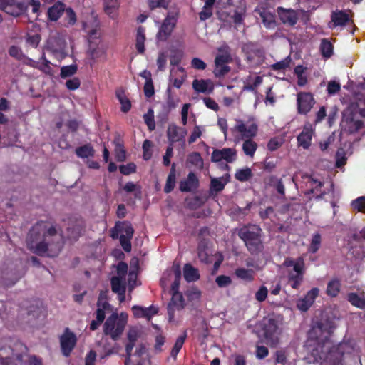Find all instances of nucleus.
I'll return each mask as SVG.
<instances>
[{
  "label": "nucleus",
  "mask_w": 365,
  "mask_h": 365,
  "mask_svg": "<svg viewBox=\"0 0 365 365\" xmlns=\"http://www.w3.org/2000/svg\"><path fill=\"white\" fill-rule=\"evenodd\" d=\"M268 296V289L265 286H261L255 292V298L258 302H264Z\"/></svg>",
  "instance_id": "774afa93"
},
{
  "label": "nucleus",
  "mask_w": 365,
  "mask_h": 365,
  "mask_svg": "<svg viewBox=\"0 0 365 365\" xmlns=\"http://www.w3.org/2000/svg\"><path fill=\"white\" fill-rule=\"evenodd\" d=\"M77 336L70 328H66L59 336L60 349L64 356H70L77 344Z\"/></svg>",
  "instance_id": "f8f14e48"
},
{
  "label": "nucleus",
  "mask_w": 365,
  "mask_h": 365,
  "mask_svg": "<svg viewBox=\"0 0 365 365\" xmlns=\"http://www.w3.org/2000/svg\"><path fill=\"white\" fill-rule=\"evenodd\" d=\"M187 331H184V332L179 336L177 337L171 350H170V356L175 359L178 353H180L181 349L182 348L187 338Z\"/></svg>",
  "instance_id": "58836bf2"
},
{
  "label": "nucleus",
  "mask_w": 365,
  "mask_h": 365,
  "mask_svg": "<svg viewBox=\"0 0 365 365\" xmlns=\"http://www.w3.org/2000/svg\"><path fill=\"white\" fill-rule=\"evenodd\" d=\"M269 184L273 185L279 195H284L285 186L284 184H283L282 179H279V178L276 176H271L269 178Z\"/></svg>",
  "instance_id": "3c124183"
},
{
  "label": "nucleus",
  "mask_w": 365,
  "mask_h": 365,
  "mask_svg": "<svg viewBox=\"0 0 365 365\" xmlns=\"http://www.w3.org/2000/svg\"><path fill=\"white\" fill-rule=\"evenodd\" d=\"M235 275L237 279L252 282L255 280V272L252 269L237 268L235 270Z\"/></svg>",
  "instance_id": "e433bc0d"
},
{
  "label": "nucleus",
  "mask_w": 365,
  "mask_h": 365,
  "mask_svg": "<svg viewBox=\"0 0 365 365\" xmlns=\"http://www.w3.org/2000/svg\"><path fill=\"white\" fill-rule=\"evenodd\" d=\"M23 276L24 274L21 272H3L0 275V286L3 287H13Z\"/></svg>",
  "instance_id": "b1692460"
},
{
  "label": "nucleus",
  "mask_w": 365,
  "mask_h": 365,
  "mask_svg": "<svg viewBox=\"0 0 365 365\" xmlns=\"http://www.w3.org/2000/svg\"><path fill=\"white\" fill-rule=\"evenodd\" d=\"M22 354H15L11 346L0 349V365H22Z\"/></svg>",
  "instance_id": "4468645a"
},
{
  "label": "nucleus",
  "mask_w": 365,
  "mask_h": 365,
  "mask_svg": "<svg viewBox=\"0 0 365 365\" xmlns=\"http://www.w3.org/2000/svg\"><path fill=\"white\" fill-rule=\"evenodd\" d=\"M293 271L304 279L305 274V265L304 263V259L299 258L296 262H294Z\"/></svg>",
  "instance_id": "13d9d810"
},
{
  "label": "nucleus",
  "mask_w": 365,
  "mask_h": 365,
  "mask_svg": "<svg viewBox=\"0 0 365 365\" xmlns=\"http://www.w3.org/2000/svg\"><path fill=\"white\" fill-rule=\"evenodd\" d=\"M252 172L250 168L247 167L243 169H239L235 172V178L240 182H247L252 177Z\"/></svg>",
  "instance_id": "8fccbe9b"
},
{
  "label": "nucleus",
  "mask_w": 365,
  "mask_h": 365,
  "mask_svg": "<svg viewBox=\"0 0 365 365\" xmlns=\"http://www.w3.org/2000/svg\"><path fill=\"white\" fill-rule=\"evenodd\" d=\"M177 19L174 15L168 14L163 21L159 31L157 34L158 41H165L170 36L175 26H176Z\"/></svg>",
  "instance_id": "2eb2a0df"
},
{
  "label": "nucleus",
  "mask_w": 365,
  "mask_h": 365,
  "mask_svg": "<svg viewBox=\"0 0 365 365\" xmlns=\"http://www.w3.org/2000/svg\"><path fill=\"white\" fill-rule=\"evenodd\" d=\"M320 50L322 55L324 56V58H330L334 53V46L328 38H322Z\"/></svg>",
  "instance_id": "de8ad7c7"
},
{
  "label": "nucleus",
  "mask_w": 365,
  "mask_h": 365,
  "mask_svg": "<svg viewBox=\"0 0 365 365\" xmlns=\"http://www.w3.org/2000/svg\"><path fill=\"white\" fill-rule=\"evenodd\" d=\"M44 312L42 302L40 300H32L30 306L27 307L28 315L34 317H40L41 314L44 316Z\"/></svg>",
  "instance_id": "c9c22d12"
},
{
  "label": "nucleus",
  "mask_w": 365,
  "mask_h": 365,
  "mask_svg": "<svg viewBox=\"0 0 365 365\" xmlns=\"http://www.w3.org/2000/svg\"><path fill=\"white\" fill-rule=\"evenodd\" d=\"M322 245V236L319 233H315L312 235V240L309 247V251L314 254L318 252Z\"/></svg>",
  "instance_id": "864d4df0"
},
{
  "label": "nucleus",
  "mask_w": 365,
  "mask_h": 365,
  "mask_svg": "<svg viewBox=\"0 0 365 365\" xmlns=\"http://www.w3.org/2000/svg\"><path fill=\"white\" fill-rule=\"evenodd\" d=\"M236 157L237 152L233 148L215 149L211 153V160L212 162H220V160H225L227 163H233Z\"/></svg>",
  "instance_id": "412c9836"
},
{
  "label": "nucleus",
  "mask_w": 365,
  "mask_h": 365,
  "mask_svg": "<svg viewBox=\"0 0 365 365\" xmlns=\"http://www.w3.org/2000/svg\"><path fill=\"white\" fill-rule=\"evenodd\" d=\"M331 21L329 23V28L334 29L339 26H346L350 21V17L345 11H333L331 14Z\"/></svg>",
  "instance_id": "393cba45"
},
{
  "label": "nucleus",
  "mask_w": 365,
  "mask_h": 365,
  "mask_svg": "<svg viewBox=\"0 0 365 365\" xmlns=\"http://www.w3.org/2000/svg\"><path fill=\"white\" fill-rule=\"evenodd\" d=\"M155 93V88L153 85V81L152 76L149 78V80L145 81L144 85V94L147 98H151Z\"/></svg>",
  "instance_id": "bf43d9fd"
},
{
  "label": "nucleus",
  "mask_w": 365,
  "mask_h": 365,
  "mask_svg": "<svg viewBox=\"0 0 365 365\" xmlns=\"http://www.w3.org/2000/svg\"><path fill=\"white\" fill-rule=\"evenodd\" d=\"M255 13L259 14L264 26L267 29H274L276 26L275 16L266 8L255 9Z\"/></svg>",
  "instance_id": "cd10ccee"
},
{
  "label": "nucleus",
  "mask_w": 365,
  "mask_h": 365,
  "mask_svg": "<svg viewBox=\"0 0 365 365\" xmlns=\"http://www.w3.org/2000/svg\"><path fill=\"white\" fill-rule=\"evenodd\" d=\"M77 65L63 66L61 68L60 76L61 78H68L77 73Z\"/></svg>",
  "instance_id": "6e6d98bb"
},
{
  "label": "nucleus",
  "mask_w": 365,
  "mask_h": 365,
  "mask_svg": "<svg viewBox=\"0 0 365 365\" xmlns=\"http://www.w3.org/2000/svg\"><path fill=\"white\" fill-rule=\"evenodd\" d=\"M176 185V164L173 163L170 169V173L167 177V180L164 186V192L169 193L174 190Z\"/></svg>",
  "instance_id": "72a5a7b5"
},
{
  "label": "nucleus",
  "mask_w": 365,
  "mask_h": 365,
  "mask_svg": "<svg viewBox=\"0 0 365 365\" xmlns=\"http://www.w3.org/2000/svg\"><path fill=\"white\" fill-rule=\"evenodd\" d=\"M111 289L113 292L118 294H124L126 292L125 283L118 276H113L110 279Z\"/></svg>",
  "instance_id": "4c0bfd02"
},
{
  "label": "nucleus",
  "mask_w": 365,
  "mask_h": 365,
  "mask_svg": "<svg viewBox=\"0 0 365 365\" xmlns=\"http://www.w3.org/2000/svg\"><path fill=\"white\" fill-rule=\"evenodd\" d=\"M145 28L138 26L135 36V48L138 53H145V42L146 41Z\"/></svg>",
  "instance_id": "c756f323"
},
{
  "label": "nucleus",
  "mask_w": 365,
  "mask_h": 365,
  "mask_svg": "<svg viewBox=\"0 0 365 365\" xmlns=\"http://www.w3.org/2000/svg\"><path fill=\"white\" fill-rule=\"evenodd\" d=\"M308 182L310 183L311 186L309 192L312 193L317 200L324 199L325 195H327V192L322 191L323 182L319 181L317 179H314L312 176L309 177Z\"/></svg>",
  "instance_id": "c85d7f7f"
},
{
  "label": "nucleus",
  "mask_w": 365,
  "mask_h": 365,
  "mask_svg": "<svg viewBox=\"0 0 365 365\" xmlns=\"http://www.w3.org/2000/svg\"><path fill=\"white\" fill-rule=\"evenodd\" d=\"M65 11V4L62 2L55 3L48 9V18L51 21H58L61 14Z\"/></svg>",
  "instance_id": "473e14b6"
},
{
  "label": "nucleus",
  "mask_w": 365,
  "mask_h": 365,
  "mask_svg": "<svg viewBox=\"0 0 365 365\" xmlns=\"http://www.w3.org/2000/svg\"><path fill=\"white\" fill-rule=\"evenodd\" d=\"M9 55L13 56L16 59H22L24 55L23 54V51L21 48L18 47V46L12 45L9 48Z\"/></svg>",
  "instance_id": "69168bd1"
},
{
  "label": "nucleus",
  "mask_w": 365,
  "mask_h": 365,
  "mask_svg": "<svg viewBox=\"0 0 365 365\" xmlns=\"http://www.w3.org/2000/svg\"><path fill=\"white\" fill-rule=\"evenodd\" d=\"M57 235L56 227H48L46 222H37L27 234V247L39 255H44L48 250H54L58 254L62 245L59 241L54 242L53 237H57Z\"/></svg>",
  "instance_id": "f257e3e1"
},
{
  "label": "nucleus",
  "mask_w": 365,
  "mask_h": 365,
  "mask_svg": "<svg viewBox=\"0 0 365 365\" xmlns=\"http://www.w3.org/2000/svg\"><path fill=\"white\" fill-rule=\"evenodd\" d=\"M341 281L339 279H332L328 284L326 289V294L331 297H337L341 290Z\"/></svg>",
  "instance_id": "a19ab883"
},
{
  "label": "nucleus",
  "mask_w": 365,
  "mask_h": 365,
  "mask_svg": "<svg viewBox=\"0 0 365 365\" xmlns=\"http://www.w3.org/2000/svg\"><path fill=\"white\" fill-rule=\"evenodd\" d=\"M181 279V272L180 269H177L175 272V279L171 284L170 291L172 292V297L170 302L168 304V313L170 319L174 317L175 310L173 307V304H178L176 302V297L179 298V307H184V298L181 293L179 292L178 289L180 287V282Z\"/></svg>",
  "instance_id": "9b49d317"
},
{
  "label": "nucleus",
  "mask_w": 365,
  "mask_h": 365,
  "mask_svg": "<svg viewBox=\"0 0 365 365\" xmlns=\"http://www.w3.org/2000/svg\"><path fill=\"white\" fill-rule=\"evenodd\" d=\"M347 301H349L352 306L356 307L359 309H365V297H361L357 293L347 294Z\"/></svg>",
  "instance_id": "49530a36"
},
{
  "label": "nucleus",
  "mask_w": 365,
  "mask_h": 365,
  "mask_svg": "<svg viewBox=\"0 0 365 365\" xmlns=\"http://www.w3.org/2000/svg\"><path fill=\"white\" fill-rule=\"evenodd\" d=\"M262 229L256 225L242 227L237 235L242 240L250 254L257 255L262 250L263 242L261 240Z\"/></svg>",
  "instance_id": "f03ea898"
},
{
  "label": "nucleus",
  "mask_w": 365,
  "mask_h": 365,
  "mask_svg": "<svg viewBox=\"0 0 365 365\" xmlns=\"http://www.w3.org/2000/svg\"><path fill=\"white\" fill-rule=\"evenodd\" d=\"M192 87L194 90L198 93H206L208 91L209 93H212L213 90V85L210 80H197L193 81Z\"/></svg>",
  "instance_id": "f704fd0d"
},
{
  "label": "nucleus",
  "mask_w": 365,
  "mask_h": 365,
  "mask_svg": "<svg viewBox=\"0 0 365 365\" xmlns=\"http://www.w3.org/2000/svg\"><path fill=\"white\" fill-rule=\"evenodd\" d=\"M145 123L149 130H154L155 128V114L153 109H149L148 113L143 115Z\"/></svg>",
  "instance_id": "5fc2aeb1"
},
{
  "label": "nucleus",
  "mask_w": 365,
  "mask_h": 365,
  "mask_svg": "<svg viewBox=\"0 0 365 365\" xmlns=\"http://www.w3.org/2000/svg\"><path fill=\"white\" fill-rule=\"evenodd\" d=\"M287 279L288 283L294 289H299L304 282V279L299 274L294 273V271L289 272Z\"/></svg>",
  "instance_id": "09e8293b"
},
{
  "label": "nucleus",
  "mask_w": 365,
  "mask_h": 365,
  "mask_svg": "<svg viewBox=\"0 0 365 365\" xmlns=\"http://www.w3.org/2000/svg\"><path fill=\"white\" fill-rule=\"evenodd\" d=\"M279 329L278 322L276 319L269 318L264 320L262 324V329L264 331V336L268 344L272 346L278 342V338L276 334Z\"/></svg>",
  "instance_id": "dca6fc26"
},
{
  "label": "nucleus",
  "mask_w": 365,
  "mask_h": 365,
  "mask_svg": "<svg viewBox=\"0 0 365 365\" xmlns=\"http://www.w3.org/2000/svg\"><path fill=\"white\" fill-rule=\"evenodd\" d=\"M328 342L317 343L311 351V356L313 357L314 363L326 361L327 351L328 350Z\"/></svg>",
  "instance_id": "bb28decb"
},
{
  "label": "nucleus",
  "mask_w": 365,
  "mask_h": 365,
  "mask_svg": "<svg viewBox=\"0 0 365 365\" xmlns=\"http://www.w3.org/2000/svg\"><path fill=\"white\" fill-rule=\"evenodd\" d=\"M115 230H119L120 235L133 237L134 229L129 221H118L115 223Z\"/></svg>",
  "instance_id": "c03bdc74"
},
{
  "label": "nucleus",
  "mask_w": 365,
  "mask_h": 365,
  "mask_svg": "<svg viewBox=\"0 0 365 365\" xmlns=\"http://www.w3.org/2000/svg\"><path fill=\"white\" fill-rule=\"evenodd\" d=\"M85 225L84 220H83L81 217H71L69 219L68 226L67 227L68 237L71 240H78Z\"/></svg>",
  "instance_id": "a211bd4d"
},
{
  "label": "nucleus",
  "mask_w": 365,
  "mask_h": 365,
  "mask_svg": "<svg viewBox=\"0 0 365 365\" xmlns=\"http://www.w3.org/2000/svg\"><path fill=\"white\" fill-rule=\"evenodd\" d=\"M115 95L120 103V110L123 113H128L132 108L130 100L128 98L124 89L119 88L115 91Z\"/></svg>",
  "instance_id": "7c9ffc66"
},
{
  "label": "nucleus",
  "mask_w": 365,
  "mask_h": 365,
  "mask_svg": "<svg viewBox=\"0 0 365 365\" xmlns=\"http://www.w3.org/2000/svg\"><path fill=\"white\" fill-rule=\"evenodd\" d=\"M216 283L220 287H225L230 286L232 284V278L231 277L226 275H220L216 277Z\"/></svg>",
  "instance_id": "0e129e2a"
},
{
  "label": "nucleus",
  "mask_w": 365,
  "mask_h": 365,
  "mask_svg": "<svg viewBox=\"0 0 365 365\" xmlns=\"http://www.w3.org/2000/svg\"><path fill=\"white\" fill-rule=\"evenodd\" d=\"M277 11L279 15V19L284 24V25L294 26L297 25L299 20V14L297 11L294 9H286L283 7H278Z\"/></svg>",
  "instance_id": "4be33fe9"
},
{
  "label": "nucleus",
  "mask_w": 365,
  "mask_h": 365,
  "mask_svg": "<svg viewBox=\"0 0 365 365\" xmlns=\"http://www.w3.org/2000/svg\"><path fill=\"white\" fill-rule=\"evenodd\" d=\"M187 130L185 128L178 127L175 124H170L167 128V138L168 143H171L172 146L175 143L180 142L185 143Z\"/></svg>",
  "instance_id": "aec40b11"
},
{
  "label": "nucleus",
  "mask_w": 365,
  "mask_h": 365,
  "mask_svg": "<svg viewBox=\"0 0 365 365\" xmlns=\"http://www.w3.org/2000/svg\"><path fill=\"white\" fill-rule=\"evenodd\" d=\"M153 145V143L151 141H150V140H145L143 143V158L144 160H150V158L152 157V150H151V147Z\"/></svg>",
  "instance_id": "052dcab7"
},
{
  "label": "nucleus",
  "mask_w": 365,
  "mask_h": 365,
  "mask_svg": "<svg viewBox=\"0 0 365 365\" xmlns=\"http://www.w3.org/2000/svg\"><path fill=\"white\" fill-rule=\"evenodd\" d=\"M216 0H205V3L199 13V19L200 21H206L213 14V5Z\"/></svg>",
  "instance_id": "ea45409f"
},
{
  "label": "nucleus",
  "mask_w": 365,
  "mask_h": 365,
  "mask_svg": "<svg viewBox=\"0 0 365 365\" xmlns=\"http://www.w3.org/2000/svg\"><path fill=\"white\" fill-rule=\"evenodd\" d=\"M88 41V53L91 58L96 59L106 56V48L102 43L99 29H91L87 33Z\"/></svg>",
  "instance_id": "423d86ee"
},
{
  "label": "nucleus",
  "mask_w": 365,
  "mask_h": 365,
  "mask_svg": "<svg viewBox=\"0 0 365 365\" xmlns=\"http://www.w3.org/2000/svg\"><path fill=\"white\" fill-rule=\"evenodd\" d=\"M125 324V320L119 319L118 314H111L104 322L103 332L114 341H117L123 334Z\"/></svg>",
  "instance_id": "0eeeda50"
},
{
  "label": "nucleus",
  "mask_w": 365,
  "mask_h": 365,
  "mask_svg": "<svg viewBox=\"0 0 365 365\" xmlns=\"http://www.w3.org/2000/svg\"><path fill=\"white\" fill-rule=\"evenodd\" d=\"M351 353V348L346 343H339L336 346H330L326 351V362L336 365L343 364L345 354Z\"/></svg>",
  "instance_id": "1a4fd4ad"
},
{
  "label": "nucleus",
  "mask_w": 365,
  "mask_h": 365,
  "mask_svg": "<svg viewBox=\"0 0 365 365\" xmlns=\"http://www.w3.org/2000/svg\"><path fill=\"white\" fill-rule=\"evenodd\" d=\"M230 175L226 174V178H211L210 190L211 192H222L229 181Z\"/></svg>",
  "instance_id": "2f4dec72"
},
{
  "label": "nucleus",
  "mask_w": 365,
  "mask_h": 365,
  "mask_svg": "<svg viewBox=\"0 0 365 365\" xmlns=\"http://www.w3.org/2000/svg\"><path fill=\"white\" fill-rule=\"evenodd\" d=\"M199 187V179L196 174L190 172L186 180H182L179 183V190L181 192H191L192 189H197Z\"/></svg>",
  "instance_id": "a878e982"
},
{
  "label": "nucleus",
  "mask_w": 365,
  "mask_h": 365,
  "mask_svg": "<svg viewBox=\"0 0 365 365\" xmlns=\"http://www.w3.org/2000/svg\"><path fill=\"white\" fill-rule=\"evenodd\" d=\"M242 51L244 53L247 63L255 66H260L264 61L265 52L257 43H245L242 46Z\"/></svg>",
  "instance_id": "6e6552de"
},
{
  "label": "nucleus",
  "mask_w": 365,
  "mask_h": 365,
  "mask_svg": "<svg viewBox=\"0 0 365 365\" xmlns=\"http://www.w3.org/2000/svg\"><path fill=\"white\" fill-rule=\"evenodd\" d=\"M335 327L336 326L333 321H319L312 327V332L315 334L317 339H322L324 341H328L327 339L334 331Z\"/></svg>",
  "instance_id": "f3484780"
},
{
  "label": "nucleus",
  "mask_w": 365,
  "mask_h": 365,
  "mask_svg": "<svg viewBox=\"0 0 365 365\" xmlns=\"http://www.w3.org/2000/svg\"><path fill=\"white\" fill-rule=\"evenodd\" d=\"M341 124L344 130L349 133H356L363 127L364 122L359 119L357 106H351L343 110Z\"/></svg>",
  "instance_id": "20e7f679"
},
{
  "label": "nucleus",
  "mask_w": 365,
  "mask_h": 365,
  "mask_svg": "<svg viewBox=\"0 0 365 365\" xmlns=\"http://www.w3.org/2000/svg\"><path fill=\"white\" fill-rule=\"evenodd\" d=\"M102 299V294H100L97 305L98 308L96 311V319L98 321V323L100 326L106 319V312L104 311V309H107L108 307H109V303L108 302H101Z\"/></svg>",
  "instance_id": "37998d69"
},
{
  "label": "nucleus",
  "mask_w": 365,
  "mask_h": 365,
  "mask_svg": "<svg viewBox=\"0 0 365 365\" xmlns=\"http://www.w3.org/2000/svg\"><path fill=\"white\" fill-rule=\"evenodd\" d=\"M184 277L187 282H196L200 279V274L197 269L190 264H186L184 266Z\"/></svg>",
  "instance_id": "79ce46f5"
},
{
  "label": "nucleus",
  "mask_w": 365,
  "mask_h": 365,
  "mask_svg": "<svg viewBox=\"0 0 365 365\" xmlns=\"http://www.w3.org/2000/svg\"><path fill=\"white\" fill-rule=\"evenodd\" d=\"M316 101L310 92H299L297 96V111L301 115H307L314 107Z\"/></svg>",
  "instance_id": "ddd939ff"
},
{
  "label": "nucleus",
  "mask_w": 365,
  "mask_h": 365,
  "mask_svg": "<svg viewBox=\"0 0 365 365\" xmlns=\"http://www.w3.org/2000/svg\"><path fill=\"white\" fill-rule=\"evenodd\" d=\"M75 153L78 158H89L93 157L95 150L91 144H86L83 146L77 147L75 150Z\"/></svg>",
  "instance_id": "a18cd8bd"
},
{
  "label": "nucleus",
  "mask_w": 365,
  "mask_h": 365,
  "mask_svg": "<svg viewBox=\"0 0 365 365\" xmlns=\"http://www.w3.org/2000/svg\"><path fill=\"white\" fill-rule=\"evenodd\" d=\"M218 51L221 54L217 55L215 58L213 73L216 78H222V76L227 75L229 71H231V67L227 63L232 61V58L230 54V47L227 45L218 48Z\"/></svg>",
  "instance_id": "39448f33"
},
{
  "label": "nucleus",
  "mask_w": 365,
  "mask_h": 365,
  "mask_svg": "<svg viewBox=\"0 0 365 365\" xmlns=\"http://www.w3.org/2000/svg\"><path fill=\"white\" fill-rule=\"evenodd\" d=\"M136 165L135 163H128L126 165H120L119 167L120 172L123 175H130V173L136 172Z\"/></svg>",
  "instance_id": "e2e57ef3"
},
{
  "label": "nucleus",
  "mask_w": 365,
  "mask_h": 365,
  "mask_svg": "<svg viewBox=\"0 0 365 365\" xmlns=\"http://www.w3.org/2000/svg\"><path fill=\"white\" fill-rule=\"evenodd\" d=\"M187 162L198 168H203V160L199 152H192L187 156Z\"/></svg>",
  "instance_id": "603ef678"
},
{
  "label": "nucleus",
  "mask_w": 365,
  "mask_h": 365,
  "mask_svg": "<svg viewBox=\"0 0 365 365\" xmlns=\"http://www.w3.org/2000/svg\"><path fill=\"white\" fill-rule=\"evenodd\" d=\"M104 5V10L106 14H112L114 9H118L119 6V0H103Z\"/></svg>",
  "instance_id": "4d7b16f0"
},
{
  "label": "nucleus",
  "mask_w": 365,
  "mask_h": 365,
  "mask_svg": "<svg viewBox=\"0 0 365 365\" xmlns=\"http://www.w3.org/2000/svg\"><path fill=\"white\" fill-rule=\"evenodd\" d=\"M235 130L239 132L241 138L245 140L242 144V150L245 155L250 157L255 155L257 145L256 142L253 141L252 138H255L257 133V124L252 122L248 126L241 121L237 120V123L235 125Z\"/></svg>",
  "instance_id": "7ed1b4c3"
},
{
  "label": "nucleus",
  "mask_w": 365,
  "mask_h": 365,
  "mask_svg": "<svg viewBox=\"0 0 365 365\" xmlns=\"http://www.w3.org/2000/svg\"><path fill=\"white\" fill-rule=\"evenodd\" d=\"M133 237L124 236V234H120L119 240L123 249L125 252H130L132 250L131 239Z\"/></svg>",
  "instance_id": "680f3d73"
},
{
  "label": "nucleus",
  "mask_w": 365,
  "mask_h": 365,
  "mask_svg": "<svg viewBox=\"0 0 365 365\" xmlns=\"http://www.w3.org/2000/svg\"><path fill=\"white\" fill-rule=\"evenodd\" d=\"M319 294V289L312 288L307 292L304 298L299 299L297 302V308L302 312L308 311L309 307L314 304L317 297Z\"/></svg>",
  "instance_id": "5701e85b"
},
{
  "label": "nucleus",
  "mask_w": 365,
  "mask_h": 365,
  "mask_svg": "<svg viewBox=\"0 0 365 365\" xmlns=\"http://www.w3.org/2000/svg\"><path fill=\"white\" fill-rule=\"evenodd\" d=\"M314 134V128L313 125L309 122L305 123L303 130L297 137L299 147H302L305 150L310 148Z\"/></svg>",
  "instance_id": "6ab92c4d"
},
{
  "label": "nucleus",
  "mask_w": 365,
  "mask_h": 365,
  "mask_svg": "<svg viewBox=\"0 0 365 365\" xmlns=\"http://www.w3.org/2000/svg\"><path fill=\"white\" fill-rule=\"evenodd\" d=\"M353 209L357 210L359 212H363L365 210V197H359L357 199L351 202Z\"/></svg>",
  "instance_id": "338daca9"
},
{
  "label": "nucleus",
  "mask_w": 365,
  "mask_h": 365,
  "mask_svg": "<svg viewBox=\"0 0 365 365\" xmlns=\"http://www.w3.org/2000/svg\"><path fill=\"white\" fill-rule=\"evenodd\" d=\"M0 9L13 16H20L27 11V0H0Z\"/></svg>",
  "instance_id": "9d476101"
}]
</instances>
